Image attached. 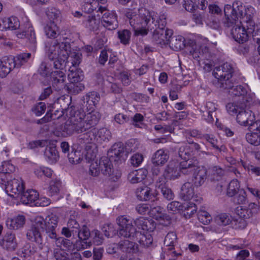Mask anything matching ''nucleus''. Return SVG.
I'll list each match as a JSON object with an SVG mask.
<instances>
[{
	"mask_svg": "<svg viewBox=\"0 0 260 260\" xmlns=\"http://www.w3.org/2000/svg\"><path fill=\"white\" fill-rule=\"evenodd\" d=\"M124 16L134 30L135 36H146L149 30L154 29L153 41L161 46L168 44L173 35L172 29L166 28L165 15L157 16L154 12L141 8L138 10L128 9Z\"/></svg>",
	"mask_w": 260,
	"mask_h": 260,
	"instance_id": "obj_1",
	"label": "nucleus"
},
{
	"mask_svg": "<svg viewBox=\"0 0 260 260\" xmlns=\"http://www.w3.org/2000/svg\"><path fill=\"white\" fill-rule=\"evenodd\" d=\"M117 222L120 226L119 232L121 236L137 241L144 247H148L152 243L153 239L151 234H142L137 231L130 218L125 215L121 216L117 218Z\"/></svg>",
	"mask_w": 260,
	"mask_h": 260,
	"instance_id": "obj_2",
	"label": "nucleus"
},
{
	"mask_svg": "<svg viewBox=\"0 0 260 260\" xmlns=\"http://www.w3.org/2000/svg\"><path fill=\"white\" fill-rule=\"evenodd\" d=\"M46 51L55 69H63L66 66L70 52L71 45L68 42L59 43L57 40L46 44Z\"/></svg>",
	"mask_w": 260,
	"mask_h": 260,
	"instance_id": "obj_3",
	"label": "nucleus"
},
{
	"mask_svg": "<svg viewBox=\"0 0 260 260\" xmlns=\"http://www.w3.org/2000/svg\"><path fill=\"white\" fill-rule=\"evenodd\" d=\"M75 132L82 133L98 123L100 117L99 114L96 112H92L84 116V114L76 112L74 115L71 116Z\"/></svg>",
	"mask_w": 260,
	"mask_h": 260,
	"instance_id": "obj_4",
	"label": "nucleus"
},
{
	"mask_svg": "<svg viewBox=\"0 0 260 260\" xmlns=\"http://www.w3.org/2000/svg\"><path fill=\"white\" fill-rule=\"evenodd\" d=\"M234 73L232 65L228 62L216 67L213 71L214 76L218 80L217 86L220 88H230L233 86L232 77Z\"/></svg>",
	"mask_w": 260,
	"mask_h": 260,
	"instance_id": "obj_5",
	"label": "nucleus"
},
{
	"mask_svg": "<svg viewBox=\"0 0 260 260\" xmlns=\"http://www.w3.org/2000/svg\"><path fill=\"white\" fill-rule=\"evenodd\" d=\"M224 13L225 20L224 22L225 26H230L234 23L239 22V18L243 20L246 8L240 1L235 2L233 5H226L224 6Z\"/></svg>",
	"mask_w": 260,
	"mask_h": 260,
	"instance_id": "obj_6",
	"label": "nucleus"
},
{
	"mask_svg": "<svg viewBox=\"0 0 260 260\" xmlns=\"http://www.w3.org/2000/svg\"><path fill=\"white\" fill-rule=\"evenodd\" d=\"M91 130L87 133H84L79 135L77 140L78 144L81 146L82 145L85 146V149L86 150V153L85 154L86 157L89 160L94 159L96 157V150H91V148L93 147H95V141L93 139Z\"/></svg>",
	"mask_w": 260,
	"mask_h": 260,
	"instance_id": "obj_7",
	"label": "nucleus"
},
{
	"mask_svg": "<svg viewBox=\"0 0 260 260\" xmlns=\"http://www.w3.org/2000/svg\"><path fill=\"white\" fill-rule=\"evenodd\" d=\"M36 218L42 219V231H45L46 234L50 238L56 239L58 217L53 214H51L46 216L45 219L40 216H37Z\"/></svg>",
	"mask_w": 260,
	"mask_h": 260,
	"instance_id": "obj_8",
	"label": "nucleus"
},
{
	"mask_svg": "<svg viewBox=\"0 0 260 260\" xmlns=\"http://www.w3.org/2000/svg\"><path fill=\"white\" fill-rule=\"evenodd\" d=\"M42 219L41 218H35L31 225L28 229L26 236L28 240L35 242L41 245L43 243V238L41 234L42 231Z\"/></svg>",
	"mask_w": 260,
	"mask_h": 260,
	"instance_id": "obj_9",
	"label": "nucleus"
},
{
	"mask_svg": "<svg viewBox=\"0 0 260 260\" xmlns=\"http://www.w3.org/2000/svg\"><path fill=\"white\" fill-rule=\"evenodd\" d=\"M242 21L234 23L233 25L227 27H231V35L233 38L239 43L243 44L248 40L249 34L247 32L245 23Z\"/></svg>",
	"mask_w": 260,
	"mask_h": 260,
	"instance_id": "obj_10",
	"label": "nucleus"
},
{
	"mask_svg": "<svg viewBox=\"0 0 260 260\" xmlns=\"http://www.w3.org/2000/svg\"><path fill=\"white\" fill-rule=\"evenodd\" d=\"M111 159L106 156L102 157L99 160L101 171L103 175L116 181L121 176V173L118 170H114L111 162Z\"/></svg>",
	"mask_w": 260,
	"mask_h": 260,
	"instance_id": "obj_11",
	"label": "nucleus"
},
{
	"mask_svg": "<svg viewBox=\"0 0 260 260\" xmlns=\"http://www.w3.org/2000/svg\"><path fill=\"white\" fill-rule=\"evenodd\" d=\"M97 12L103 14L101 22L105 27L109 30H113L117 27L118 21L115 13L107 11L105 7L102 6L98 8Z\"/></svg>",
	"mask_w": 260,
	"mask_h": 260,
	"instance_id": "obj_12",
	"label": "nucleus"
},
{
	"mask_svg": "<svg viewBox=\"0 0 260 260\" xmlns=\"http://www.w3.org/2000/svg\"><path fill=\"white\" fill-rule=\"evenodd\" d=\"M68 78L70 82L69 88L74 93H78L84 89V84L81 83L83 79V75L81 72L73 71L72 70L68 75Z\"/></svg>",
	"mask_w": 260,
	"mask_h": 260,
	"instance_id": "obj_13",
	"label": "nucleus"
},
{
	"mask_svg": "<svg viewBox=\"0 0 260 260\" xmlns=\"http://www.w3.org/2000/svg\"><path fill=\"white\" fill-rule=\"evenodd\" d=\"M24 189V183L21 179L14 178L6 187V192L10 197L13 198L21 196Z\"/></svg>",
	"mask_w": 260,
	"mask_h": 260,
	"instance_id": "obj_14",
	"label": "nucleus"
},
{
	"mask_svg": "<svg viewBox=\"0 0 260 260\" xmlns=\"http://www.w3.org/2000/svg\"><path fill=\"white\" fill-rule=\"evenodd\" d=\"M216 109L217 108L214 103L208 102L204 106L201 108L200 112L202 113V117L207 122L212 123L214 118L217 120L216 116Z\"/></svg>",
	"mask_w": 260,
	"mask_h": 260,
	"instance_id": "obj_15",
	"label": "nucleus"
},
{
	"mask_svg": "<svg viewBox=\"0 0 260 260\" xmlns=\"http://www.w3.org/2000/svg\"><path fill=\"white\" fill-rule=\"evenodd\" d=\"M149 215L156 220H159L162 224L168 225L170 223V218L164 213V209L159 206H151Z\"/></svg>",
	"mask_w": 260,
	"mask_h": 260,
	"instance_id": "obj_16",
	"label": "nucleus"
},
{
	"mask_svg": "<svg viewBox=\"0 0 260 260\" xmlns=\"http://www.w3.org/2000/svg\"><path fill=\"white\" fill-rule=\"evenodd\" d=\"M0 246L3 248L9 250L14 251L18 247V243L15 234L8 232L0 239Z\"/></svg>",
	"mask_w": 260,
	"mask_h": 260,
	"instance_id": "obj_17",
	"label": "nucleus"
},
{
	"mask_svg": "<svg viewBox=\"0 0 260 260\" xmlns=\"http://www.w3.org/2000/svg\"><path fill=\"white\" fill-rule=\"evenodd\" d=\"M207 178V170L203 166H199L193 173L191 184L196 187L203 185Z\"/></svg>",
	"mask_w": 260,
	"mask_h": 260,
	"instance_id": "obj_18",
	"label": "nucleus"
},
{
	"mask_svg": "<svg viewBox=\"0 0 260 260\" xmlns=\"http://www.w3.org/2000/svg\"><path fill=\"white\" fill-rule=\"evenodd\" d=\"M111 160L120 162L125 160L126 154L124 148L121 143L114 144L109 152Z\"/></svg>",
	"mask_w": 260,
	"mask_h": 260,
	"instance_id": "obj_19",
	"label": "nucleus"
},
{
	"mask_svg": "<svg viewBox=\"0 0 260 260\" xmlns=\"http://www.w3.org/2000/svg\"><path fill=\"white\" fill-rule=\"evenodd\" d=\"M199 166L197 160L188 159L180 162L179 169L180 174L188 175L192 174Z\"/></svg>",
	"mask_w": 260,
	"mask_h": 260,
	"instance_id": "obj_20",
	"label": "nucleus"
},
{
	"mask_svg": "<svg viewBox=\"0 0 260 260\" xmlns=\"http://www.w3.org/2000/svg\"><path fill=\"white\" fill-rule=\"evenodd\" d=\"M74 132L75 129L70 117L63 125L56 129L54 134L57 137H67L73 134Z\"/></svg>",
	"mask_w": 260,
	"mask_h": 260,
	"instance_id": "obj_21",
	"label": "nucleus"
},
{
	"mask_svg": "<svg viewBox=\"0 0 260 260\" xmlns=\"http://www.w3.org/2000/svg\"><path fill=\"white\" fill-rule=\"evenodd\" d=\"M52 71L50 73V79L52 82L53 87L57 90H60L64 86V81L66 76L64 73L61 71L62 69H59Z\"/></svg>",
	"mask_w": 260,
	"mask_h": 260,
	"instance_id": "obj_22",
	"label": "nucleus"
},
{
	"mask_svg": "<svg viewBox=\"0 0 260 260\" xmlns=\"http://www.w3.org/2000/svg\"><path fill=\"white\" fill-rule=\"evenodd\" d=\"M245 23L249 35H252L253 39L258 45L257 51L260 52V23L255 24L253 20L249 21Z\"/></svg>",
	"mask_w": 260,
	"mask_h": 260,
	"instance_id": "obj_23",
	"label": "nucleus"
},
{
	"mask_svg": "<svg viewBox=\"0 0 260 260\" xmlns=\"http://www.w3.org/2000/svg\"><path fill=\"white\" fill-rule=\"evenodd\" d=\"M92 136L95 142L102 143L103 141H109L111 138L110 131L106 128L103 127L100 129L92 128Z\"/></svg>",
	"mask_w": 260,
	"mask_h": 260,
	"instance_id": "obj_24",
	"label": "nucleus"
},
{
	"mask_svg": "<svg viewBox=\"0 0 260 260\" xmlns=\"http://www.w3.org/2000/svg\"><path fill=\"white\" fill-rule=\"evenodd\" d=\"M133 221V223H134L135 225L138 229H141L144 231L152 232L155 228V223L152 219L145 218L143 217H141L137 218L136 220Z\"/></svg>",
	"mask_w": 260,
	"mask_h": 260,
	"instance_id": "obj_25",
	"label": "nucleus"
},
{
	"mask_svg": "<svg viewBox=\"0 0 260 260\" xmlns=\"http://www.w3.org/2000/svg\"><path fill=\"white\" fill-rule=\"evenodd\" d=\"M20 200L22 204L35 206V203L39 197V193L34 189H28L26 191H23L21 194Z\"/></svg>",
	"mask_w": 260,
	"mask_h": 260,
	"instance_id": "obj_26",
	"label": "nucleus"
},
{
	"mask_svg": "<svg viewBox=\"0 0 260 260\" xmlns=\"http://www.w3.org/2000/svg\"><path fill=\"white\" fill-rule=\"evenodd\" d=\"M254 116L252 114V111L246 109L241 110L237 114V121L241 125H247L253 121Z\"/></svg>",
	"mask_w": 260,
	"mask_h": 260,
	"instance_id": "obj_27",
	"label": "nucleus"
},
{
	"mask_svg": "<svg viewBox=\"0 0 260 260\" xmlns=\"http://www.w3.org/2000/svg\"><path fill=\"white\" fill-rule=\"evenodd\" d=\"M25 223V217L23 215H18L13 218H8L6 225L10 230H17L23 227Z\"/></svg>",
	"mask_w": 260,
	"mask_h": 260,
	"instance_id": "obj_28",
	"label": "nucleus"
},
{
	"mask_svg": "<svg viewBox=\"0 0 260 260\" xmlns=\"http://www.w3.org/2000/svg\"><path fill=\"white\" fill-rule=\"evenodd\" d=\"M27 29L23 31L22 32L17 34L19 38H26L31 45V47L35 48L37 43L36 34L32 26L30 24H27Z\"/></svg>",
	"mask_w": 260,
	"mask_h": 260,
	"instance_id": "obj_29",
	"label": "nucleus"
},
{
	"mask_svg": "<svg viewBox=\"0 0 260 260\" xmlns=\"http://www.w3.org/2000/svg\"><path fill=\"white\" fill-rule=\"evenodd\" d=\"M19 26L20 22L18 18L15 17L4 18L0 21V28L2 30L16 29Z\"/></svg>",
	"mask_w": 260,
	"mask_h": 260,
	"instance_id": "obj_30",
	"label": "nucleus"
},
{
	"mask_svg": "<svg viewBox=\"0 0 260 260\" xmlns=\"http://www.w3.org/2000/svg\"><path fill=\"white\" fill-rule=\"evenodd\" d=\"M241 212L238 214L241 217L249 218L260 212V207L254 203H250L247 209H241Z\"/></svg>",
	"mask_w": 260,
	"mask_h": 260,
	"instance_id": "obj_31",
	"label": "nucleus"
},
{
	"mask_svg": "<svg viewBox=\"0 0 260 260\" xmlns=\"http://www.w3.org/2000/svg\"><path fill=\"white\" fill-rule=\"evenodd\" d=\"M147 173V171L143 169L133 171L128 174L127 178L132 183H137L145 179Z\"/></svg>",
	"mask_w": 260,
	"mask_h": 260,
	"instance_id": "obj_32",
	"label": "nucleus"
},
{
	"mask_svg": "<svg viewBox=\"0 0 260 260\" xmlns=\"http://www.w3.org/2000/svg\"><path fill=\"white\" fill-rule=\"evenodd\" d=\"M193 184L189 182L184 183L181 187L180 197L184 201L191 200L194 195Z\"/></svg>",
	"mask_w": 260,
	"mask_h": 260,
	"instance_id": "obj_33",
	"label": "nucleus"
},
{
	"mask_svg": "<svg viewBox=\"0 0 260 260\" xmlns=\"http://www.w3.org/2000/svg\"><path fill=\"white\" fill-rule=\"evenodd\" d=\"M136 194L138 199L140 201H148L155 198L152 192V189L147 186L138 188L136 191Z\"/></svg>",
	"mask_w": 260,
	"mask_h": 260,
	"instance_id": "obj_34",
	"label": "nucleus"
},
{
	"mask_svg": "<svg viewBox=\"0 0 260 260\" xmlns=\"http://www.w3.org/2000/svg\"><path fill=\"white\" fill-rule=\"evenodd\" d=\"M44 32L47 38L55 39L60 35L59 27L56 23H47L44 28Z\"/></svg>",
	"mask_w": 260,
	"mask_h": 260,
	"instance_id": "obj_35",
	"label": "nucleus"
},
{
	"mask_svg": "<svg viewBox=\"0 0 260 260\" xmlns=\"http://www.w3.org/2000/svg\"><path fill=\"white\" fill-rule=\"evenodd\" d=\"M169 156L164 149H159L153 154L152 162L153 165H164L168 160Z\"/></svg>",
	"mask_w": 260,
	"mask_h": 260,
	"instance_id": "obj_36",
	"label": "nucleus"
},
{
	"mask_svg": "<svg viewBox=\"0 0 260 260\" xmlns=\"http://www.w3.org/2000/svg\"><path fill=\"white\" fill-rule=\"evenodd\" d=\"M163 174L166 178L170 180H175L180 176L179 169L173 164L166 167Z\"/></svg>",
	"mask_w": 260,
	"mask_h": 260,
	"instance_id": "obj_37",
	"label": "nucleus"
},
{
	"mask_svg": "<svg viewBox=\"0 0 260 260\" xmlns=\"http://www.w3.org/2000/svg\"><path fill=\"white\" fill-rule=\"evenodd\" d=\"M184 38L181 36H174L169 39L168 44L172 50L177 51L184 47Z\"/></svg>",
	"mask_w": 260,
	"mask_h": 260,
	"instance_id": "obj_38",
	"label": "nucleus"
},
{
	"mask_svg": "<svg viewBox=\"0 0 260 260\" xmlns=\"http://www.w3.org/2000/svg\"><path fill=\"white\" fill-rule=\"evenodd\" d=\"M120 249L126 253L133 254L138 251V246L135 242L126 240L120 242Z\"/></svg>",
	"mask_w": 260,
	"mask_h": 260,
	"instance_id": "obj_39",
	"label": "nucleus"
},
{
	"mask_svg": "<svg viewBox=\"0 0 260 260\" xmlns=\"http://www.w3.org/2000/svg\"><path fill=\"white\" fill-rule=\"evenodd\" d=\"M44 155L50 163H55L59 158L58 153L54 146H47Z\"/></svg>",
	"mask_w": 260,
	"mask_h": 260,
	"instance_id": "obj_40",
	"label": "nucleus"
},
{
	"mask_svg": "<svg viewBox=\"0 0 260 260\" xmlns=\"http://www.w3.org/2000/svg\"><path fill=\"white\" fill-rule=\"evenodd\" d=\"M48 19V23H56L61 20V13L59 10L55 8H49L46 11Z\"/></svg>",
	"mask_w": 260,
	"mask_h": 260,
	"instance_id": "obj_41",
	"label": "nucleus"
},
{
	"mask_svg": "<svg viewBox=\"0 0 260 260\" xmlns=\"http://www.w3.org/2000/svg\"><path fill=\"white\" fill-rule=\"evenodd\" d=\"M100 94L95 92L92 91L88 93L83 99L84 104H85V106H95L100 100Z\"/></svg>",
	"mask_w": 260,
	"mask_h": 260,
	"instance_id": "obj_42",
	"label": "nucleus"
},
{
	"mask_svg": "<svg viewBox=\"0 0 260 260\" xmlns=\"http://www.w3.org/2000/svg\"><path fill=\"white\" fill-rule=\"evenodd\" d=\"M114 79L113 77H108L106 80H104L103 82L104 86L109 91L115 93H120L121 91V88L119 85L115 83Z\"/></svg>",
	"mask_w": 260,
	"mask_h": 260,
	"instance_id": "obj_43",
	"label": "nucleus"
},
{
	"mask_svg": "<svg viewBox=\"0 0 260 260\" xmlns=\"http://www.w3.org/2000/svg\"><path fill=\"white\" fill-rule=\"evenodd\" d=\"M241 189L240 183L237 179H233L229 183L226 194L229 197H233L237 194Z\"/></svg>",
	"mask_w": 260,
	"mask_h": 260,
	"instance_id": "obj_44",
	"label": "nucleus"
},
{
	"mask_svg": "<svg viewBox=\"0 0 260 260\" xmlns=\"http://www.w3.org/2000/svg\"><path fill=\"white\" fill-rule=\"evenodd\" d=\"M246 105L242 103L238 100L237 102L228 103L226 106V110L231 115L237 114L240 110L245 108Z\"/></svg>",
	"mask_w": 260,
	"mask_h": 260,
	"instance_id": "obj_45",
	"label": "nucleus"
},
{
	"mask_svg": "<svg viewBox=\"0 0 260 260\" xmlns=\"http://www.w3.org/2000/svg\"><path fill=\"white\" fill-rule=\"evenodd\" d=\"M223 89H228L229 94L232 96H240V99L247 93L246 89L241 85L234 86L233 82V86L230 88H222Z\"/></svg>",
	"mask_w": 260,
	"mask_h": 260,
	"instance_id": "obj_46",
	"label": "nucleus"
},
{
	"mask_svg": "<svg viewBox=\"0 0 260 260\" xmlns=\"http://www.w3.org/2000/svg\"><path fill=\"white\" fill-rule=\"evenodd\" d=\"M31 56V54L30 53H22L15 56H13L16 68H20L22 66L26 63L30 58Z\"/></svg>",
	"mask_w": 260,
	"mask_h": 260,
	"instance_id": "obj_47",
	"label": "nucleus"
},
{
	"mask_svg": "<svg viewBox=\"0 0 260 260\" xmlns=\"http://www.w3.org/2000/svg\"><path fill=\"white\" fill-rule=\"evenodd\" d=\"M84 23L89 29L94 30L98 29L100 21L99 19H96L95 16L89 15Z\"/></svg>",
	"mask_w": 260,
	"mask_h": 260,
	"instance_id": "obj_48",
	"label": "nucleus"
},
{
	"mask_svg": "<svg viewBox=\"0 0 260 260\" xmlns=\"http://www.w3.org/2000/svg\"><path fill=\"white\" fill-rule=\"evenodd\" d=\"M177 243V235L174 232H169L166 235L164 244L166 246L170 247L169 249H172Z\"/></svg>",
	"mask_w": 260,
	"mask_h": 260,
	"instance_id": "obj_49",
	"label": "nucleus"
},
{
	"mask_svg": "<svg viewBox=\"0 0 260 260\" xmlns=\"http://www.w3.org/2000/svg\"><path fill=\"white\" fill-rule=\"evenodd\" d=\"M246 139L248 143L255 146L260 145V134L258 133H249L246 135Z\"/></svg>",
	"mask_w": 260,
	"mask_h": 260,
	"instance_id": "obj_50",
	"label": "nucleus"
},
{
	"mask_svg": "<svg viewBox=\"0 0 260 260\" xmlns=\"http://www.w3.org/2000/svg\"><path fill=\"white\" fill-rule=\"evenodd\" d=\"M212 179L214 180H219L224 174V171L220 167L214 166L210 169Z\"/></svg>",
	"mask_w": 260,
	"mask_h": 260,
	"instance_id": "obj_51",
	"label": "nucleus"
},
{
	"mask_svg": "<svg viewBox=\"0 0 260 260\" xmlns=\"http://www.w3.org/2000/svg\"><path fill=\"white\" fill-rule=\"evenodd\" d=\"M215 221L219 225H226L231 222V218L226 213H221L215 216Z\"/></svg>",
	"mask_w": 260,
	"mask_h": 260,
	"instance_id": "obj_52",
	"label": "nucleus"
},
{
	"mask_svg": "<svg viewBox=\"0 0 260 260\" xmlns=\"http://www.w3.org/2000/svg\"><path fill=\"white\" fill-rule=\"evenodd\" d=\"M191 154L190 147L189 145L182 146L179 149L178 155L180 158L184 160L189 159Z\"/></svg>",
	"mask_w": 260,
	"mask_h": 260,
	"instance_id": "obj_53",
	"label": "nucleus"
},
{
	"mask_svg": "<svg viewBox=\"0 0 260 260\" xmlns=\"http://www.w3.org/2000/svg\"><path fill=\"white\" fill-rule=\"evenodd\" d=\"M61 186V181L57 179L52 180L50 183L49 193L51 196L58 193Z\"/></svg>",
	"mask_w": 260,
	"mask_h": 260,
	"instance_id": "obj_54",
	"label": "nucleus"
},
{
	"mask_svg": "<svg viewBox=\"0 0 260 260\" xmlns=\"http://www.w3.org/2000/svg\"><path fill=\"white\" fill-rule=\"evenodd\" d=\"M81 56L82 55L79 52H72L70 48L69 57L70 58V61L73 67H76L79 66L81 61Z\"/></svg>",
	"mask_w": 260,
	"mask_h": 260,
	"instance_id": "obj_55",
	"label": "nucleus"
},
{
	"mask_svg": "<svg viewBox=\"0 0 260 260\" xmlns=\"http://www.w3.org/2000/svg\"><path fill=\"white\" fill-rule=\"evenodd\" d=\"M91 238L93 243L96 245H101L104 240L102 234L97 230H94L91 232Z\"/></svg>",
	"mask_w": 260,
	"mask_h": 260,
	"instance_id": "obj_56",
	"label": "nucleus"
},
{
	"mask_svg": "<svg viewBox=\"0 0 260 260\" xmlns=\"http://www.w3.org/2000/svg\"><path fill=\"white\" fill-rule=\"evenodd\" d=\"M131 35V32L127 29L119 31L118 32V38L120 40V42L124 45L129 44Z\"/></svg>",
	"mask_w": 260,
	"mask_h": 260,
	"instance_id": "obj_57",
	"label": "nucleus"
},
{
	"mask_svg": "<svg viewBox=\"0 0 260 260\" xmlns=\"http://www.w3.org/2000/svg\"><path fill=\"white\" fill-rule=\"evenodd\" d=\"M15 170V167L10 161H4L0 166V171L11 175Z\"/></svg>",
	"mask_w": 260,
	"mask_h": 260,
	"instance_id": "obj_58",
	"label": "nucleus"
},
{
	"mask_svg": "<svg viewBox=\"0 0 260 260\" xmlns=\"http://www.w3.org/2000/svg\"><path fill=\"white\" fill-rule=\"evenodd\" d=\"M55 239H56L57 245L61 249H70L72 247V243L70 240L62 237L56 238Z\"/></svg>",
	"mask_w": 260,
	"mask_h": 260,
	"instance_id": "obj_59",
	"label": "nucleus"
},
{
	"mask_svg": "<svg viewBox=\"0 0 260 260\" xmlns=\"http://www.w3.org/2000/svg\"><path fill=\"white\" fill-rule=\"evenodd\" d=\"M106 237L109 238L112 237L116 234V230L113 225L111 223L105 224L102 229Z\"/></svg>",
	"mask_w": 260,
	"mask_h": 260,
	"instance_id": "obj_60",
	"label": "nucleus"
},
{
	"mask_svg": "<svg viewBox=\"0 0 260 260\" xmlns=\"http://www.w3.org/2000/svg\"><path fill=\"white\" fill-rule=\"evenodd\" d=\"M100 161H96L90 165L89 174L93 177H97L100 174Z\"/></svg>",
	"mask_w": 260,
	"mask_h": 260,
	"instance_id": "obj_61",
	"label": "nucleus"
},
{
	"mask_svg": "<svg viewBox=\"0 0 260 260\" xmlns=\"http://www.w3.org/2000/svg\"><path fill=\"white\" fill-rule=\"evenodd\" d=\"M182 208L184 209V211H186L185 214L189 216H192L197 210L196 204L192 202L184 203Z\"/></svg>",
	"mask_w": 260,
	"mask_h": 260,
	"instance_id": "obj_62",
	"label": "nucleus"
},
{
	"mask_svg": "<svg viewBox=\"0 0 260 260\" xmlns=\"http://www.w3.org/2000/svg\"><path fill=\"white\" fill-rule=\"evenodd\" d=\"M68 227L72 230L73 234L77 233L80 228L79 224L74 216H71L68 222Z\"/></svg>",
	"mask_w": 260,
	"mask_h": 260,
	"instance_id": "obj_63",
	"label": "nucleus"
},
{
	"mask_svg": "<svg viewBox=\"0 0 260 260\" xmlns=\"http://www.w3.org/2000/svg\"><path fill=\"white\" fill-rule=\"evenodd\" d=\"M242 166L245 170L251 172L252 174L260 176V167H256L246 162H242Z\"/></svg>",
	"mask_w": 260,
	"mask_h": 260,
	"instance_id": "obj_64",
	"label": "nucleus"
}]
</instances>
